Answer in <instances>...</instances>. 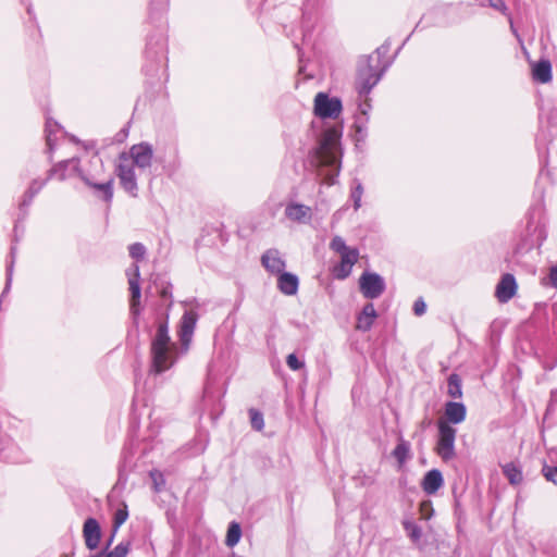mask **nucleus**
Instances as JSON below:
<instances>
[{
	"instance_id": "15",
	"label": "nucleus",
	"mask_w": 557,
	"mask_h": 557,
	"mask_svg": "<svg viewBox=\"0 0 557 557\" xmlns=\"http://www.w3.org/2000/svg\"><path fill=\"white\" fill-rule=\"evenodd\" d=\"M444 485V478L438 469L428 471L422 481L421 487L426 495H434Z\"/></svg>"
},
{
	"instance_id": "35",
	"label": "nucleus",
	"mask_w": 557,
	"mask_h": 557,
	"mask_svg": "<svg viewBox=\"0 0 557 557\" xmlns=\"http://www.w3.org/2000/svg\"><path fill=\"white\" fill-rule=\"evenodd\" d=\"M404 529L407 531L408 536L413 541L418 542L420 541L422 536V530L421 528L411 521H404L403 522Z\"/></svg>"
},
{
	"instance_id": "31",
	"label": "nucleus",
	"mask_w": 557,
	"mask_h": 557,
	"mask_svg": "<svg viewBox=\"0 0 557 557\" xmlns=\"http://www.w3.org/2000/svg\"><path fill=\"white\" fill-rule=\"evenodd\" d=\"M248 413L250 418L251 428L256 431H262L264 428L263 413L256 408H250L248 410Z\"/></svg>"
},
{
	"instance_id": "34",
	"label": "nucleus",
	"mask_w": 557,
	"mask_h": 557,
	"mask_svg": "<svg viewBox=\"0 0 557 557\" xmlns=\"http://www.w3.org/2000/svg\"><path fill=\"white\" fill-rule=\"evenodd\" d=\"M128 252H129L131 258H133L134 260H136L138 262V261H141L145 259L147 249L144 244L134 243L128 246Z\"/></svg>"
},
{
	"instance_id": "8",
	"label": "nucleus",
	"mask_w": 557,
	"mask_h": 557,
	"mask_svg": "<svg viewBox=\"0 0 557 557\" xmlns=\"http://www.w3.org/2000/svg\"><path fill=\"white\" fill-rule=\"evenodd\" d=\"M75 174L78 175V177L89 187L94 188L95 190L101 193L99 195L106 202L110 203L113 199V183L114 178L112 176L109 177L106 182H98L97 177L95 175H88L86 174L81 166L75 165L74 166Z\"/></svg>"
},
{
	"instance_id": "49",
	"label": "nucleus",
	"mask_w": 557,
	"mask_h": 557,
	"mask_svg": "<svg viewBox=\"0 0 557 557\" xmlns=\"http://www.w3.org/2000/svg\"><path fill=\"white\" fill-rule=\"evenodd\" d=\"M455 512L458 515L462 512L461 504L457 496H455Z\"/></svg>"
},
{
	"instance_id": "20",
	"label": "nucleus",
	"mask_w": 557,
	"mask_h": 557,
	"mask_svg": "<svg viewBox=\"0 0 557 557\" xmlns=\"http://www.w3.org/2000/svg\"><path fill=\"white\" fill-rule=\"evenodd\" d=\"M532 78L540 84H547L552 81V63L548 59H541L532 65Z\"/></svg>"
},
{
	"instance_id": "30",
	"label": "nucleus",
	"mask_w": 557,
	"mask_h": 557,
	"mask_svg": "<svg viewBox=\"0 0 557 557\" xmlns=\"http://www.w3.org/2000/svg\"><path fill=\"white\" fill-rule=\"evenodd\" d=\"M354 187L350 193V198L354 201V209L358 210L361 207V197L363 195L362 183L358 178L352 181Z\"/></svg>"
},
{
	"instance_id": "14",
	"label": "nucleus",
	"mask_w": 557,
	"mask_h": 557,
	"mask_svg": "<svg viewBox=\"0 0 557 557\" xmlns=\"http://www.w3.org/2000/svg\"><path fill=\"white\" fill-rule=\"evenodd\" d=\"M359 251L357 248L341 255V263L334 268V276L337 280L347 278L352 270L354 264L358 261Z\"/></svg>"
},
{
	"instance_id": "2",
	"label": "nucleus",
	"mask_w": 557,
	"mask_h": 557,
	"mask_svg": "<svg viewBox=\"0 0 557 557\" xmlns=\"http://www.w3.org/2000/svg\"><path fill=\"white\" fill-rule=\"evenodd\" d=\"M151 367L150 372L160 374L170 369L174 360L171 356V338L166 322L158 325L157 333L151 342Z\"/></svg>"
},
{
	"instance_id": "42",
	"label": "nucleus",
	"mask_w": 557,
	"mask_h": 557,
	"mask_svg": "<svg viewBox=\"0 0 557 557\" xmlns=\"http://www.w3.org/2000/svg\"><path fill=\"white\" fill-rule=\"evenodd\" d=\"M150 476L153 481V485H154V491L156 492H160V483H164V479H163V475L162 473L158 472V471H151L150 472Z\"/></svg>"
},
{
	"instance_id": "11",
	"label": "nucleus",
	"mask_w": 557,
	"mask_h": 557,
	"mask_svg": "<svg viewBox=\"0 0 557 557\" xmlns=\"http://www.w3.org/2000/svg\"><path fill=\"white\" fill-rule=\"evenodd\" d=\"M198 318L199 315L195 310H187L182 315L180 337L182 345L185 346L186 348L188 347L191 341Z\"/></svg>"
},
{
	"instance_id": "17",
	"label": "nucleus",
	"mask_w": 557,
	"mask_h": 557,
	"mask_svg": "<svg viewBox=\"0 0 557 557\" xmlns=\"http://www.w3.org/2000/svg\"><path fill=\"white\" fill-rule=\"evenodd\" d=\"M299 287L298 276L290 272H282L277 275V288L286 296H294L297 294Z\"/></svg>"
},
{
	"instance_id": "13",
	"label": "nucleus",
	"mask_w": 557,
	"mask_h": 557,
	"mask_svg": "<svg viewBox=\"0 0 557 557\" xmlns=\"http://www.w3.org/2000/svg\"><path fill=\"white\" fill-rule=\"evenodd\" d=\"M261 264L271 274L278 275L285 271L286 263L277 249H268L261 256Z\"/></svg>"
},
{
	"instance_id": "50",
	"label": "nucleus",
	"mask_w": 557,
	"mask_h": 557,
	"mask_svg": "<svg viewBox=\"0 0 557 557\" xmlns=\"http://www.w3.org/2000/svg\"><path fill=\"white\" fill-rule=\"evenodd\" d=\"M115 534L116 533H114V529L112 528V533H111L110 537H108V541H107L104 549H108L112 545V543L114 541V537H115Z\"/></svg>"
},
{
	"instance_id": "7",
	"label": "nucleus",
	"mask_w": 557,
	"mask_h": 557,
	"mask_svg": "<svg viewBox=\"0 0 557 557\" xmlns=\"http://www.w3.org/2000/svg\"><path fill=\"white\" fill-rule=\"evenodd\" d=\"M359 288L364 298L376 299L386 288L384 278L374 272H363L359 278Z\"/></svg>"
},
{
	"instance_id": "19",
	"label": "nucleus",
	"mask_w": 557,
	"mask_h": 557,
	"mask_svg": "<svg viewBox=\"0 0 557 557\" xmlns=\"http://www.w3.org/2000/svg\"><path fill=\"white\" fill-rule=\"evenodd\" d=\"M285 215L292 221L306 223L311 219V208L302 203L290 202L285 208Z\"/></svg>"
},
{
	"instance_id": "27",
	"label": "nucleus",
	"mask_w": 557,
	"mask_h": 557,
	"mask_svg": "<svg viewBox=\"0 0 557 557\" xmlns=\"http://www.w3.org/2000/svg\"><path fill=\"white\" fill-rule=\"evenodd\" d=\"M461 377L457 373L449 374L447 379V394L456 399L462 397Z\"/></svg>"
},
{
	"instance_id": "22",
	"label": "nucleus",
	"mask_w": 557,
	"mask_h": 557,
	"mask_svg": "<svg viewBox=\"0 0 557 557\" xmlns=\"http://www.w3.org/2000/svg\"><path fill=\"white\" fill-rule=\"evenodd\" d=\"M48 181V176L45 180L35 178L32 181L20 203V210L23 212V216L26 215L27 208L30 206L34 197L44 188Z\"/></svg>"
},
{
	"instance_id": "46",
	"label": "nucleus",
	"mask_w": 557,
	"mask_h": 557,
	"mask_svg": "<svg viewBox=\"0 0 557 557\" xmlns=\"http://www.w3.org/2000/svg\"><path fill=\"white\" fill-rule=\"evenodd\" d=\"M488 3L492 8L500 12H505L507 9L504 0H488Z\"/></svg>"
},
{
	"instance_id": "54",
	"label": "nucleus",
	"mask_w": 557,
	"mask_h": 557,
	"mask_svg": "<svg viewBox=\"0 0 557 557\" xmlns=\"http://www.w3.org/2000/svg\"><path fill=\"white\" fill-rule=\"evenodd\" d=\"M97 162L102 166V161H101V159H99V158H98V159H97Z\"/></svg>"
},
{
	"instance_id": "23",
	"label": "nucleus",
	"mask_w": 557,
	"mask_h": 557,
	"mask_svg": "<svg viewBox=\"0 0 557 557\" xmlns=\"http://www.w3.org/2000/svg\"><path fill=\"white\" fill-rule=\"evenodd\" d=\"M60 129L61 125L57 121L52 120L51 117L46 120V145L50 161H52V152L57 146V133L60 132Z\"/></svg>"
},
{
	"instance_id": "1",
	"label": "nucleus",
	"mask_w": 557,
	"mask_h": 557,
	"mask_svg": "<svg viewBox=\"0 0 557 557\" xmlns=\"http://www.w3.org/2000/svg\"><path fill=\"white\" fill-rule=\"evenodd\" d=\"M341 136L342 133L336 127H330L323 132L318 147L314 148V156L320 165L333 169L324 174V183L327 186L337 183L341 172V158L338 156Z\"/></svg>"
},
{
	"instance_id": "4",
	"label": "nucleus",
	"mask_w": 557,
	"mask_h": 557,
	"mask_svg": "<svg viewBox=\"0 0 557 557\" xmlns=\"http://www.w3.org/2000/svg\"><path fill=\"white\" fill-rule=\"evenodd\" d=\"M388 65L389 63L385 64L380 71H377L376 66L371 64V55L367 58L366 65L359 67L357 75L356 84L360 96H366L372 90V88L380 82Z\"/></svg>"
},
{
	"instance_id": "37",
	"label": "nucleus",
	"mask_w": 557,
	"mask_h": 557,
	"mask_svg": "<svg viewBox=\"0 0 557 557\" xmlns=\"http://www.w3.org/2000/svg\"><path fill=\"white\" fill-rule=\"evenodd\" d=\"M129 548V542H121L112 550L108 552L103 557H126Z\"/></svg>"
},
{
	"instance_id": "41",
	"label": "nucleus",
	"mask_w": 557,
	"mask_h": 557,
	"mask_svg": "<svg viewBox=\"0 0 557 557\" xmlns=\"http://www.w3.org/2000/svg\"><path fill=\"white\" fill-rule=\"evenodd\" d=\"M425 311H426V304L422 297H419L413 302V312L416 315L421 317L425 313Z\"/></svg>"
},
{
	"instance_id": "48",
	"label": "nucleus",
	"mask_w": 557,
	"mask_h": 557,
	"mask_svg": "<svg viewBox=\"0 0 557 557\" xmlns=\"http://www.w3.org/2000/svg\"><path fill=\"white\" fill-rule=\"evenodd\" d=\"M161 297L162 298H170V297H172L171 286L165 287V288L162 289Z\"/></svg>"
},
{
	"instance_id": "9",
	"label": "nucleus",
	"mask_w": 557,
	"mask_h": 557,
	"mask_svg": "<svg viewBox=\"0 0 557 557\" xmlns=\"http://www.w3.org/2000/svg\"><path fill=\"white\" fill-rule=\"evenodd\" d=\"M129 156L133 160V165L145 170L150 168L153 159L152 145L147 141L133 145L129 149Z\"/></svg>"
},
{
	"instance_id": "18",
	"label": "nucleus",
	"mask_w": 557,
	"mask_h": 557,
	"mask_svg": "<svg viewBox=\"0 0 557 557\" xmlns=\"http://www.w3.org/2000/svg\"><path fill=\"white\" fill-rule=\"evenodd\" d=\"M467 408L463 403L447 401L445 404V417L448 424H459L465 421Z\"/></svg>"
},
{
	"instance_id": "40",
	"label": "nucleus",
	"mask_w": 557,
	"mask_h": 557,
	"mask_svg": "<svg viewBox=\"0 0 557 557\" xmlns=\"http://www.w3.org/2000/svg\"><path fill=\"white\" fill-rule=\"evenodd\" d=\"M168 4H169V0H160V1L152 0L150 2V16L151 17L153 16L154 11H164V10H166Z\"/></svg>"
},
{
	"instance_id": "38",
	"label": "nucleus",
	"mask_w": 557,
	"mask_h": 557,
	"mask_svg": "<svg viewBox=\"0 0 557 557\" xmlns=\"http://www.w3.org/2000/svg\"><path fill=\"white\" fill-rule=\"evenodd\" d=\"M542 473L547 481L557 485V467L556 466H549V465L545 463L542 468Z\"/></svg>"
},
{
	"instance_id": "32",
	"label": "nucleus",
	"mask_w": 557,
	"mask_h": 557,
	"mask_svg": "<svg viewBox=\"0 0 557 557\" xmlns=\"http://www.w3.org/2000/svg\"><path fill=\"white\" fill-rule=\"evenodd\" d=\"M156 45L158 46V49H153V44H152V37H150L148 39V42H147V49H146V55L147 58H150V59H154L158 53H163L165 51V40L164 38H160Z\"/></svg>"
},
{
	"instance_id": "33",
	"label": "nucleus",
	"mask_w": 557,
	"mask_h": 557,
	"mask_svg": "<svg viewBox=\"0 0 557 557\" xmlns=\"http://www.w3.org/2000/svg\"><path fill=\"white\" fill-rule=\"evenodd\" d=\"M127 518H128L127 505L123 504V507L119 508L115 511L114 517H113L112 528L114 529V533L117 532L120 527L127 520Z\"/></svg>"
},
{
	"instance_id": "25",
	"label": "nucleus",
	"mask_w": 557,
	"mask_h": 557,
	"mask_svg": "<svg viewBox=\"0 0 557 557\" xmlns=\"http://www.w3.org/2000/svg\"><path fill=\"white\" fill-rule=\"evenodd\" d=\"M502 471L511 485H519L523 481L522 470L515 462L502 466Z\"/></svg>"
},
{
	"instance_id": "36",
	"label": "nucleus",
	"mask_w": 557,
	"mask_h": 557,
	"mask_svg": "<svg viewBox=\"0 0 557 557\" xmlns=\"http://www.w3.org/2000/svg\"><path fill=\"white\" fill-rule=\"evenodd\" d=\"M330 248L339 253V255H343L345 252H348L350 250H352L354 248H350L346 245L345 240L343 237L336 235L332 238L331 243H330Z\"/></svg>"
},
{
	"instance_id": "44",
	"label": "nucleus",
	"mask_w": 557,
	"mask_h": 557,
	"mask_svg": "<svg viewBox=\"0 0 557 557\" xmlns=\"http://www.w3.org/2000/svg\"><path fill=\"white\" fill-rule=\"evenodd\" d=\"M126 276L128 278L136 277L140 278V271L139 265L137 263H133L127 270H126Z\"/></svg>"
},
{
	"instance_id": "47",
	"label": "nucleus",
	"mask_w": 557,
	"mask_h": 557,
	"mask_svg": "<svg viewBox=\"0 0 557 557\" xmlns=\"http://www.w3.org/2000/svg\"><path fill=\"white\" fill-rule=\"evenodd\" d=\"M432 424V419L425 417L421 422H420V428L421 430H425L428 429L430 425Z\"/></svg>"
},
{
	"instance_id": "43",
	"label": "nucleus",
	"mask_w": 557,
	"mask_h": 557,
	"mask_svg": "<svg viewBox=\"0 0 557 557\" xmlns=\"http://www.w3.org/2000/svg\"><path fill=\"white\" fill-rule=\"evenodd\" d=\"M547 278H548V284L552 287L557 288V263L549 269Z\"/></svg>"
},
{
	"instance_id": "3",
	"label": "nucleus",
	"mask_w": 557,
	"mask_h": 557,
	"mask_svg": "<svg viewBox=\"0 0 557 557\" xmlns=\"http://www.w3.org/2000/svg\"><path fill=\"white\" fill-rule=\"evenodd\" d=\"M437 428L438 438L435 451L443 461H449L456 457L455 441L457 430L444 420H438Z\"/></svg>"
},
{
	"instance_id": "45",
	"label": "nucleus",
	"mask_w": 557,
	"mask_h": 557,
	"mask_svg": "<svg viewBox=\"0 0 557 557\" xmlns=\"http://www.w3.org/2000/svg\"><path fill=\"white\" fill-rule=\"evenodd\" d=\"M391 49V42L389 40H386L384 44H382L380 47L376 48L375 53L379 58L384 57L388 53Z\"/></svg>"
},
{
	"instance_id": "39",
	"label": "nucleus",
	"mask_w": 557,
	"mask_h": 557,
	"mask_svg": "<svg viewBox=\"0 0 557 557\" xmlns=\"http://www.w3.org/2000/svg\"><path fill=\"white\" fill-rule=\"evenodd\" d=\"M286 363L288 368L293 371H298L305 367V362L300 361L295 354H289L286 357Z\"/></svg>"
},
{
	"instance_id": "28",
	"label": "nucleus",
	"mask_w": 557,
	"mask_h": 557,
	"mask_svg": "<svg viewBox=\"0 0 557 557\" xmlns=\"http://www.w3.org/2000/svg\"><path fill=\"white\" fill-rule=\"evenodd\" d=\"M242 537V527L238 522L232 521L228 524L225 544L228 547H234Z\"/></svg>"
},
{
	"instance_id": "29",
	"label": "nucleus",
	"mask_w": 557,
	"mask_h": 557,
	"mask_svg": "<svg viewBox=\"0 0 557 557\" xmlns=\"http://www.w3.org/2000/svg\"><path fill=\"white\" fill-rule=\"evenodd\" d=\"M15 256H16V247L12 246L11 249H10L11 260H10V262L7 265L5 286H4V289L2 292L1 297H3L9 292V289L11 287L12 276H13V269H14V263H15Z\"/></svg>"
},
{
	"instance_id": "16",
	"label": "nucleus",
	"mask_w": 557,
	"mask_h": 557,
	"mask_svg": "<svg viewBox=\"0 0 557 557\" xmlns=\"http://www.w3.org/2000/svg\"><path fill=\"white\" fill-rule=\"evenodd\" d=\"M377 312L372 302L363 306L362 310L357 314L356 330L368 332L372 329Z\"/></svg>"
},
{
	"instance_id": "5",
	"label": "nucleus",
	"mask_w": 557,
	"mask_h": 557,
	"mask_svg": "<svg viewBox=\"0 0 557 557\" xmlns=\"http://www.w3.org/2000/svg\"><path fill=\"white\" fill-rule=\"evenodd\" d=\"M343 104L339 98L330 97L325 92H319L314 97L313 112L321 119H337L342 113Z\"/></svg>"
},
{
	"instance_id": "26",
	"label": "nucleus",
	"mask_w": 557,
	"mask_h": 557,
	"mask_svg": "<svg viewBox=\"0 0 557 557\" xmlns=\"http://www.w3.org/2000/svg\"><path fill=\"white\" fill-rule=\"evenodd\" d=\"M392 456L403 466L410 458V444L403 437L399 438L398 444L392 451Z\"/></svg>"
},
{
	"instance_id": "53",
	"label": "nucleus",
	"mask_w": 557,
	"mask_h": 557,
	"mask_svg": "<svg viewBox=\"0 0 557 557\" xmlns=\"http://www.w3.org/2000/svg\"><path fill=\"white\" fill-rule=\"evenodd\" d=\"M17 230H18V225H17V224H15V225H14V233H15V234L17 233Z\"/></svg>"
},
{
	"instance_id": "10",
	"label": "nucleus",
	"mask_w": 557,
	"mask_h": 557,
	"mask_svg": "<svg viewBox=\"0 0 557 557\" xmlns=\"http://www.w3.org/2000/svg\"><path fill=\"white\" fill-rule=\"evenodd\" d=\"M517 282L511 273H505L496 285L495 296L499 302H508L517 293Z\"/></svg>"
},
{
	"instance_id": "24",
	"label": "nucleus",
	"mask_w": 557,
	"mask_h": 557,
	"mask_svg": "<svg viewBox=\"0 0 557 557\" xmlns=\"http://www.w3.org/2000/svg\"><path fill=\"white\" fill-rule=\"evenodd\" d=\"M70 165H72V172L75 173L74 166H81L79 159L71 158L58 162L48 171V180H51L54 175H58V178L60 181H64L66 178V171L70 168Z\"/></svg>"
},
{
	"instance_id": "12",
	"label": "nucleus",
	"mask_w": 557,
	"mask_h": 557,
	"mask_svg": "<svg viewBox=\"0 0 557 557\" xmlns=\"http://www.w3.org/2000/svg\"><path fill=\"white\" fill-rule=\"evenodd\" d=\"M83 536L88 549L94 550L99 546L101 529L97 519L89 517L85 520L83 525Z\"/></svg>"
},
{
	"instance_id": "52",
	"label": "nucleus",
	"mask_w": 557,
	"mask_h": 557,
	"mask_svg": "<svg viewBox=\"0 0 557 557\" xmlns=\"http://www.w3.org/2000/svg\"><path fill=\"white\" fill-rule=\"evenodd\" d=\"M103 554H104V552H101V553H99V554H97V555H94V556H90V557H102V556H103Z\"/></svg>"
},
{
	"instance_id": "51",
	"label": "nucleus",
	"mask_w": 557,
	"mask_h": 557,
	"mask_svg": "<svg viewBox=\"0 0 557 557\" xmlns=\"http://www.w3.org/2000/svg\"><path fill=\"white\" fill-rule=\"evenodd\" d=\"M126 482V478H124V471H123V468H120L119 469V482Z\"/></svg>"
},
{
	"instance_id": "6",
	"label": "nucleus",
	"mask_w": 557,
	"mask_h": 557,
	"mask_svg": "<svg viewBox=\"0 0 557 557\" xmlns=\"http://www.w3.org/2000/svg\"><path fill=\"white\" fill-rule=\"evenodd\" d=\"M120 159L128 161L126 153H124V152L120 154ZM115 172H116V176L120 180L121 187L127 194H129L132 197H134V198L137 197L138 196V185H137L134 165L128 162H126V163L120 162L116 166Z\"/></svg>"
},
{
	"instance_id": "21",
	"label": "nucleus",
	"mask_w": 557,
	"mask_h": 557,
	"mask_svg": "<svg viewBox=\"0 0 557 557\" xmlns=\"http://www.w3.org/2000/svg\"><path fill=\"white\" fill-rule=\"evenodd\" d=\"M140 278L132 277L128 278L131 298H129V311L136 321L140 314V297H141V288L139 284Z\"/></svg>"
}]
</instances>
